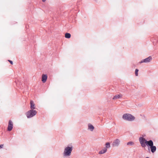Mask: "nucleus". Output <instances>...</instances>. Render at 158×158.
I'll return each instance as SVG.
<instances>
[{"instance_id":"dca6fc26","label":"nucleus","mask_w":158,"mask_h":158,"mask_svg":"<svg viewBox=\"0 0 158 158\" xmlns=\"http://www.w3.org/2000/svg\"><path fill=\"white\" fill-rule=\"evenodd\" d=\"M110 147V143L109 142L106 143V147L105 148H106V149Z\"/></svg>"},{"instance_id":"a211bd4d","label":"nucleus","mask_w":158,"mask_h":158,"mask_svg":"<svg viewBox=\"0 0 158 158\" xmlns=\"http://www.w3.org/2000/svg\"><path fill=\"white\" fill-rule=\"evenodd\" d=\"M134 144V143L131 141L128 142L127 144V145H133Z\"/></svg>"},{"instance_id":"aec40b11","label":"nucleus","mask_w":158,"mask_h":158,"mask_svg":"<svg viewBox=\"0 0 158 158\" xmlns=\"http://www.w3.org/2000/svg\"><path fill=\"white\" fill-rule=\"evenodd\" d=\"M8 61H9L11 64H13V62L12 61L10 60H8Z\"/></svg>"},{"instance_id":"2eb2a0df","label":"nucleus","mask_w":158,"mask_h":158,"mask_svg":"<svg viewBox=\"0 0 158 158\" xmlns=\"http://www.w3.org/2000/svg\"><path fill=\"white\" fill-rule=\"evenodd\" d=\"M71 34L69 33H66L65 35V37L66 38L69 39L71 37Z\"/></svg>"},{"instance_id":"6e6552de","label":"nucleus","mask_w":158,"mask_h":158,"mask_svg":"<svg viewBox=\"0 0 158 158\" xmlns=\"http://www.w3.org/2000/svg\"><path fill=\"white\" fill-rule=\"evenodd\" d=\"M120 141L118 139H115L112 145L114 147L118 146L119 144Z\"/></svg>"},{"instance_id":"f257e3e1","label":"nucleus","mask_w":158,"mask_h":158,"mask_svg":"<svg viewBox=\"0 0 158 158\" xmlns=\"http://www.w3.org/2000/svg\"><path fill=\"white\" fill-rule=\"evenodd\" d=\"M73 150V147L72 145H69L64 149L63 153V155L64 157H68L70 156Z\"/></svg>"},{"instance_id":"4be33fe9","label":"nucleus","mask_w":158,"mask_h":158,"mask_svg":"<svg viewBox=\"0 0 158 158\" xmlns=\"http://www.w3.org/2000/svg\"><path fill=\"white\" fill-rule=\"evenodd\" d=\"M43 2H44L46 1V0H42Z\"/></svg>"},{"instance_id":"423d86ee","label":"nucleus","mask_w":158,"mask_h":158,"mask_svg":"<svg viewBox=\"0 0 158 158\" xmlns=\"http://www.w3.org/2000/svg\"><path fill=\"white\" fill-rule=\"evenodd\" d=\"M152 59V58L151 56H149L148 57L140 61L139 62L140 64L142 63H148L150 62L151 60Z\"/></svg>"},{"instance_id":"f03ea898","label":"nucleus","mask_w":158,"mask_h":158,"mask_svg":"<svg viewBox=\"0 0 158 158\" xmlns=\"http://www.w3.org/2000/svg\"><path fill=\"white\" fill-rule=\"evenodd\" d=\"M125 120L132 121L135 119L134 116L130 114H123L122 117Z\"/></svg>"},{"instance_id":"7ed1b4c3","label":"nucleus","mask_w":158,"mask_h":158,"mask_svg":"<svg viewBox=\"0 0 158 158\" xmlns=\"http://www.w3.org/2000/svg\"><path fill=\"white\" fill-rule=\"evenodd\" d=\"M37 113L35 110H31L26 113V115L27 118H30L35 115Z\"/></svg>"},{"instance_id":"5701e85b","label":"nucleus","mask_w":158,"mask_h":158,"mask_svg":"<svg viewBox=\"0 0 158 158\" xmlns=\"http://www.w3.org/2000/svg\"><path fill=\"white\" fill-rule=\"evenodd\" d=\"M145 158H149V157H146Z\"/></svg>"},{"instance_id":"9b49d317","label":"nucleus","mask_w":158,"mask_h":158,"mask_svg":"<svg viewBox=\"0 0 158 158\" xmlns=\"http://www.w3.org/2000/svg\"><path fill=\"white\" fill-rule=\"evenodd\" d=\"M122 94H117L114 96L113 98V99L115 100L117 99H119L122 98Z\"/></svg>"},{"instance_id":"20e7f679","label":"nucleus","mask_w":158,"mask_h":158,"mask_svg":"<svg viewBox=\"0 0 158 158\" xmlns=\"http://www.w3.org/2000/svg\"><path fill=\"white\" fill-rule=\"evenodd\" d=\"M139 141L141 144V146L143 148H144L146 146V145L148 146V144L151 141V140L147 141L145 139H139Z\"/></svg>"},{"instance_id":"4468645a","label":"nucleus","mask_w":158,"mask_h":158,"mask_svg":"<svg viewBox=\"0 0 158 158\" xmlns=\"http://www.w3.org/2000/svg\"><path fill=\"white\" fill-rule=\"evenodd\" d=\"M107 149L106 148H103L102 150H101L99 152V154H102L106 153L107 151Z\"/></svg>"},{"instance_id":"f8f14e48","label":"nucleus","mask_w":158,"mask_h":158,"mask_svg":"<svg viewBox=\"0 0 158 158\" xmlns=\"http://www.w3.org/2000/svg\"><path fill=\"white\" fill-rule=\"evenodd\" d=\"M94 129V126L91 125V124L89 123L88 125V129L89 130L91 131H93Z\"/></svg>"},{"instance_id":"f3484780","label":"nucleus","mask_w":158,"mask_h":158,"mask_svg":"<svg viewBox=\"0 0 158 158\" xmlns=\"http://www.w3.org/2000/svg\"><path fill=\"white\" fill-rule=\"evenodd\" d=\"M139 71V70L138 69H136L135 71V74L136 76H138V72Z\"/></svg>"},{"instance_id":"9d476101","label":"nucleus","mask_w":158,"mask_h":158,"mask_svg":"<svg viewBox=\"0 0 158 158\" xmlns=\"http://www.w3.org/2000/svg\"><path fill=\"white\" fill-rule=\"evenodd\" d=\"M30 108L31 110H33L35 108V104L32 101H30Z\"/></svg>"},{"instance_id":"0eeeda50","label":"nucleus","mask_w":158,"mask_h":158,"mask_svg":"<svg viewBox=\"0 0 158 158\" xmlns=\"http://www.w3.org/2000/svg\"><path fill=\"white\" fill-rule=\"evenodd\" d=\"M13 127V123L10 120L9 121L8 125L7 127V130L9 131H11Z\"/></svg>"},{"instance_id":"1a4fd4ad","label":"nucleus","mask_w":158,"mask_h":158,"mask_svg":"<svg viewBox=\"0 0 158 158\" xmlns=\"http://www.w3.org/2000/svg\"><path fill=\"white\" fill-rule=\"evenodd\" d=\"M47 77L46 74H43L42 76V81L43 83H45L47 81Z\"/></svg>"},{"instance_id":"6ab92c4d","label":"nucleus","mask_w":158,"mask_h":158,"mask_svg":"<svg viewBox=\"0 0 158 158\" xmlns=\"http://www.w3.org/2000/svg\"><path fill=\"white\" fill-rule=\"evenodd\" d=\"M146 136V135H143L142 136H140L139 137V138H144V137H145Z\"/></svg>"},{"instance_id":"39448f33","label":"nucleus","mask_w":158,"mask_h":158,"mask_svg":"<svg viewBox=\"0 0 158 158\" xmlns=\"http://www.w3.org/2000/svg\"><path fill=\"white\" fill-rule=\"evenodd\" d=\"M148 146L150 147L151 151L152 153H154L156 151V147L155 146H153V143L152 140L148 144Z\"/></svg>"},{"instance_id":"ddd939ff","label":"nucleus","mask_w":158,"mask_h":158,"mask_svg":"<svg viewBox=\"0 0 158 158\" xmlns=\"http://www.w3.org/2000/svg\"><path fill=\"white\" fill-rule=\"evenodd\" d=\"M157 42H158V37L156 36L154 37L153 40V43L154 45H155Z\"/></svg>"},{"instance_id":"412c9836","label":"nucleus","mask_w":158,"mask_h":158,"mask_svg":"<svg viewBox=\"0 0 158 158\" xmlns=\"http://www.w3.org/2000/svg\"><path fill=\"white\" fill-rule=\"evenodd\" d=\"M3 146V144L0 145V149L2 148Z\"/></svg>"}]
</instances>
